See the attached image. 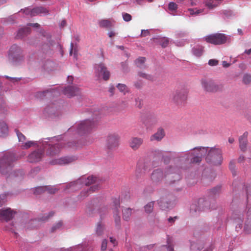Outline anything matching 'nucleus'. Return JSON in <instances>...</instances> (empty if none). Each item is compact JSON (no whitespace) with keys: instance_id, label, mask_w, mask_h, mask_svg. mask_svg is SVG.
<instances>
[{"instance_id":"obj_47","label":"nucleus","mask_w":251,"mask_h":251,"mask_svg":"<svg viewBox=\"0 0 251 251\" xmlns=\"http://www.w3.org/2000/svg\"><path fill=\"white\" fill-rule=\"evenodd\" d=\"M169 42V40L168 38L162 37L159 39V43L163 48L166 47L168 45Z\"/></svg>"},{"instance_id":"obj_58","label":"nucleus","mask_w":251,"mask_h":251,"mask_svg":"<svg viewBox=\"0 0 251 251\" xmlns=\"http://www.w3.org/2000/svg\"><path fill=\"white\" fill-rule=\"evenodd\" d=\"M5 77L9 79L10 81L11 82H13V83L18 82L21 79V78L19 77H11L7 75H5Z\"/></svg>"},{"instance_id":"obj_24","label":"nucleus","mask_w":251,"mask_h":251,"mask_svg":"<svg viewBox=\"0 0 251 251\" xmlns=\"http://www.w3.org/2000/svg\"><path fill=\"white\" fill-rule=\"evenodd\" d=\"M248 136V132L246 131L239 138L240 149L243 151H245L247 149Z\"/></svg>"},{"instance_id":"obj_25","label":"nucleus","mask_w":251,"mask_h":251,"mask_svg":"<svg viewBox=\"0 0 251 251\" xmlns=\"http://www.w3.org/2000/svg\"><path fill=\"white\" fill-rule=\"evenodd\" d=\"M21 48L16 45H12L10 48L8 54L9 58L14 60L21 53Z\"/></svg>"},{"instance_id":"obj_30","label":"nucleus","mask_w":251,"mask_h":251,"mask_svg":"<svg viewBox=\"0 0 251 251\" xmlns=\"http://www.w3.org/2000/svg\"><path fill=\"white\" fill-rule=\"evenodd\" d=\"M31 29L28 27H25L20 28L17 32L16 37L17 38L22 39L30 33Z\"/></svg>"},{"instance_id":"obj_42","label":"nucleus","mask_w":251,"mask_h":251,"mask_svg":"<svg viewBox=\"0 0 251 251\" xmlns=\"http://www.w3.org/2000/svg\"><path fill=\"white\" fill-rule=\"evenodd\" d=\"M15 132L16 133V134H17V137L18 138L19 141L21 143H23L25 141L26 137H25V136L23 133H22L20 131H19L17 129H16L15 130Z\"/></svg>"},{"instance_id":"obj_48","label":"nucleus","mask_w":251,"mask_h":251,"mask_svg":"<svg viewBox=\"0 0 251 251\" xmlns=\"http://www.w3.org/2000/svg\"><path fill=\"white\" fill-rule=\"evenodd\" d=\"M190 14L191 15H198L203 12V9H198L197 8H190L188 9Z\"/></svg>"},{"instance_id":"obj_16","label":"nucleus","mask_w":251,"mask_h":251,"mask_svg":"<svg viewBox=\"0 0 251 251\" xmlns=\"http://www.w3.org/2000/svg\"><path fill=\"white\" fill-rule=\"evenodd\" d=\"M119 135L117 133H111L108 135L106 139V146L110 150L117 147L119 145Z\"/></svg>"},{"instance_id":"obj_62","label":"nucleus","mask_w":251,"mask_h":251,"mask_svg":"<svg viewBox=\"0 0 251 251\" xmlns=\"http://www.w3.org/2000/svg\"><path fill=\"white\" fill-rule=\"evenodd\" d=\"M246 191L247 194V199L249 198L250 195H251V185H249L246 188Z\"/></svg>"},{"instance_id":"obj_61","label":"nucleus","mask_w":251,"mask_h":251,"mask_svg":"<svg viewBox=\"0 0 251 251\" xmlns=\"http://www.w3.org/2000/svg\"><path fill=\"white\" fill-rule=\"evenodd\" d=\"M153 247V245H147L146 246H144L141 248V251H147L148 250H150L151 249H152Z\"/></svg>"},{"instance_id":"obj_34","label":"nucleus","mask_w":251,"mask_h":251,"mask_svg":"<svg viewBox=\"0 0 251 251\" xmlns=\"http://www.w3.org/2000/svg\"><path fill=\"white\" fill-rule=\"evenodd\" d=\"M8 134V126L3 122H0V137H3Z\"/></svg>"},{"instance_id":"obj_8","label":"nucleus","mask_w":251,"mask_h":251,"mask_svg":"<svg viewBox=\"0 0 251 251\" xmlns=\"http://www.w3.org/2000/svg\"><path fill=\"white\" fill-rule=\"evenodd\" d=\"M199 149L201 148H205L206 151L204 152L203 154L201 156V161L202 156L205 155L207 152L206 156V160L207 162L215 166L220 165L222 164L223 161L222 151L221 149L213 147L209 148L208 147H198Z\"/></svg>"},{"instance_id":"obj_52","label":"nucleus","mask_w":251,"mask_h":251,"mask_svg":"<svg viewBox=\"0 0 251 251\" xmlns=\"http://www.w3.org/2000/svg\"><path fill=\"white\" fill-rule=\"evenodd\" d=\"M221 187L220 186H217L216 187H214L211 190V194L213 195H216L219 194L221 192Z\"/></svg>"},{"instance_id":"obj_7","label":"nucleus","mask_w":251,"mask_h":251,"mask_svg":"<svg viewBox=\"0 0 251 251\" xmlns=\"http://www.w3.org/2000/svg\"><path fill=\"white\" fill-rule=\"evenodd\" d=\"M89 119L85 120L75 124L69 129V132H74L75 134L82 135L90 132L96 126V121Z\"/></svg>"},{"instance_id":"obj_3","label":"nucleus","mask_w":251,"mask_h":251,"mask_svg":"<svg viewBox=\"0 0 251 251\" xmlns=\"http://www.w3.org/2000/svg\"><path fill=\"white\" fill-rule=\"evenodd\" d=\"M165 177L167 178L169 184H172L179 180L181 178L179 169L170 165L165 168L164 172L160 168L155 169L151 176V181L155 184L160 182Z\"/></svg>"},{"instance_id":"obj_6","label":"nucleus","mask_w":251,"mask_h":251,"mask_svg":"<svg viewBox=\"0 0 251 251\" xmlns=\"http://www.w3.org/2000/svg\"><path fill=\"white\" fill-rule=\"evenodd\" d=\"M17 159L15 153L11 151L2 153L0 156V173L10 176L13 167V163Z\"/></svg>"},{"instance_id":"obj_60","label":"nucleus","mask_w":251,"mask_h":251,"mask_svg":"<svg viewBox=\"0 0 251 251\" xmlns=\"http://www.w3.org/2000/svg\"><path fill=\"white\" fill-rule=\"evenodd\" d=\"M107 241L106 239L102 240L101 246V251H104L107 248Z\"/></svg>"},{"instance_id":"obj_5","label":"nucleus","mask_w":251,"mask_h":251,"mask_svg":"<svg viewBox=\"0 0 251 251\" xmlns=\"http://www.w3.org/2000/svg\"><path fill=\"white\" fill-rule=\"evenodd\" d=\"M232 219L235 225L237 232L241 231L243 222L245 220L244 230L247 233H251V205L247 204L244 211H235L232 215Z\"/></svg>"},{"instance_id":"obj_40","label":"nucleus","mask_w":251,"mask_h":251,"mask_svg":"<svg viewBox=\"0 0 251 251\" xmlns=\"http://www.w3.org/2000/svg\"><path fill=\"white\" fill-rule=\"evenodd\" d=\"M114 218L116 227L120 228L121 226V217L118 211L114 212Z\"/></svg>"},{"instance_id":"obj_31","label":"nucleus","mask_w":251,"mask_h":251,"mask_svg":"<svg viewBox=\"0 0 251 251\" xmlns=\"http://www.w3.org/2000/svg\"><path fill=\"white\" fill-rule=\"evenodd\" d=\"M146 60V58L145 57H139L134 61V62L138 68L141 69H145L147 68L145 64Z\"/></svg>"},{"instance_id":"obj_44","label":"nucleus","mask_w":251,"mask_h":251,"mask_svg":"<svg viewBox=\"0 0 251 251\" xmlns=\"http://www.w3.org/2000/svg\"><path fill=\"white\" fill-rule=\"evenodd\" d=\"M50 93L49 90H46L44 91L37 92L36 94V97L39 99H43L47 94Z\"/></svg>"},{"instance_id":"obj_12","label":"nucleus","mask_w":251,"mask_h":251,"mask_svg":"<svg viewBox=\"0 0 251 251\" xmlns=\"http://www.w3.org/2000/svg\"><path fill=\"white\" fill-rule=\"evenodd\" d=\"M201 84L203 90L208 92H216L222 88L221 85L208 78L201 79Z\"/></svg>"},{"instance_id":"obj_21","label":"nucleus","mask_w":251,"mask_h":251,"mask_svg":"<svg viewBox=\"0 0 251 251\" xmlns=\"http://www.w3.org/2000/svg\"><path fill=\"white\" fill-rule=\"evenodd\" d=\"M157 202L159 207L162 210L170 208L173 204L170 199L168 197H161L157 201Z\"/></svg>"},{"instance_id":"obj_50","label":"nucleus","mask_w":251,"mask_h":251,"mask_svg":"<svg viewBox=\"0 0 251 251\" xmlns=\"http://www.w3.org/2000/svg\"><path fill=\"white\" fill-rule=\"evenodd\" d=\"M62 226V223L61 222H59L54 225L52 226L51 228V232H53L55 231L57 229H58L61 227Z\"/></svg>"},{"instance_id":"obj_41","label":"nucleus","mask_w":251,"mask_h":251,"mask_svg":"<svg viewBox=\"0 0 251 251\" xmlns=\"http://www.w3.org/2000/svg\"><path fill=\"white\" fill-rule=\"evenodd\" d=\"M120 92L123 93L125 95L129 92V90L126 85L125 84L118 83L116 86Z\"/></svg>"},{"instance_id":"obj_32","label":"nucleus","mask_w":251,"mask_h":251,"mask_svg":"<svg viewBox=\"0 0 251 251\" xmlns=\"http://www.w3.org/2000/svg\"><path fill=\"white\" fill-rule=\"evenodd\" d=\"M105 230V225L101 222L97 223L95 228V232L98 236L102 235Z\"/></svg>"},{"instance_id":"obj_19","label":"nucleus","mask_w":251,"mask_h":251,"mask_svg":"<svg viewBox=\"0 0 251 251\" xmlns=\"http://www.w3.org/2000/svg\"><path fill=\"white\" fill-rule=\"evenodd\" d=\"M76 159V157L74 156H64L52 160L50 161V164L52 165H65L72 163Z\"/></svg>"},{"instance_id":"obj_11","label":"nucleus","mask_w":251,"mask_h":251,"mask_svg":"<svg viewBox=\"0 0 251 251\" xmlns=\"http://www.w3.org/2000/svg\"><path fill=\"white\" fill-rule=\"evenodd\" d=\"M204 38L206 42L214 45L224 44L227 41L229 42L230 40V36L219 33L210 34L206 36Z\"/></svg>"},{"instance_id":"obj_56","label":"nucleus","mask_w":251,"mask_h":251,"mask_svg":"<svg viewBox=\"0 0 251 251\" xmlns=\"http://www.w3.org/2000/svg\"><path fill=\"white\" fill-rule=\"evenodd\" d=\"M219 61L217 59H211L208 61V65L211 66H215L218 64Z\"/></svg>"},{"instance_id":"obj_39","label":"nucleus","mask_w":251,"mask_h":251,"mask_svg":"<svg viewBox=\"0 0 251 251\" xmlns=\"http://www.w3.org/2000/svg\"><path fill=\"white\" fill-rule=\"evenodd\" d=\"M53 41L51 40V44L47 41V43L43 44L41 46L42 50L45 53L48 52L51 50V47L53 45Z\"/></svg>"},{"instance_id":"obj_10","label":"nucleus","mask_w":251,"mask_h":251,"mask_svg":"<svg viewBox=\"0 0 251 251\" xmlns=\"http://www.w3.org/2000/svg\"><path fill=\"white\" fill-rule=\"evenodd\" d=\"M188 91L184 87L178 88L172 92L170 99L175 104L180 105L186 100L188 96Z\"/></svg>"},{"instance_id":"obj_2","label":"nucleus","mask_w":251,"mask_h":251,"mask_svg":"<svg viewBox=\"0 0 251 251\" xmlns=\"http://www.w3.org/2000/svg\"><path fill=\"white\" fill-rule=\"evenodd\" d=\"M60 136L53 137L42 139L39 141H27L21 143L20 147L22 149L27 150L32 147L39 148L41 145L47 148V155L53 156L58 154L63 148L77 147L79 146L75 142H68L65 146V142L60 140Z\"/></svg>"},{"instance_id":"obj_35","label":"nucleus","mask_w":251,"mask_h":251,"mask_svg":"<svg viewBox=\"0 0 251 251\" xmlns=\"http://www.w3.org/2000/svg\"><path fill=\"white\" fill-rule=\"evenodd\" d=\"M132 209L130 208H126L123 210V217L124 220L128 221L132 214Z\"/></svg>"},{"instance_id":"obj_53","label":"nucleus","mask_w":251,"mask_h":251,"mask_svg":"<svg viewBox=\"0 0 251 251\" xmlns=\"http://www.w3.org/2000/svg\"><path fill=\"white\" fill-rule=\"evenodd\" d=\"M177 8V5L174 2H171L169 3L168 5V9L170 11H175Z\"/></svg>"},{"instance_id":"obj_38","label":"nucleus","mask_w":251,"mask_h":251,"mask_svg":"<svg viewBox=\"0 0 251 251\" xmlns=\"http://www.w3.org/2000/svg\"><path fill=\"white\" fill-rule=\"evenodd\" d=\"M138 76L150 81H152L154 80V76L153 75L150 74H146L143 72H138Z\"/></svg>"},{"instance_id":"obj_20","label":"nucleus","mask_w":251,"mask_h":251,"mask_svg":"<svg viewBox=\"0 0 251 251\" xmlns=\"http://www.w3.org/2000/svg\"><path fill=\"white\" fill-rule=\"evenodd\" d=\"M46 191L50 194H54L57 190L50 186H38L34 189V193L35 195H40Z\"/></svg>"},{"instance_id":"obj_55","label":"nucleus","mask_w":251,"mask_h":251,"mask_svg":"<svg viewBox=\"0 0 251 251\" xmlns=\"http://www.w3.org/2000/svg\"><path fill=\"white\" fill-rule=\"evenodd\" d=\"M40 171V168L39 167H36L31 170L30 174L31 176H34L35 175L38 173Z\"/></svg>"},{"instance_id":"obj_28","label":"nucleus","mask_w":251,"mask_h":251,"mask_svg":"<svg viewBox=\"0 0 251 251\" xmlns=\"http://www.w3.org/2000/svg\"><path fill=\"white\" fill-rule=\"evenodd\" d=\"M49 13V10L47 8L44 6H37L32 8V16H36L40 14H48Z\"/></svg>"},{"instance_id":"obj_51","label":"nucleus","mask_w":251,"mask_h":251,"mask_svg":"<svg viewBox=\"0 0 251 251\" xmlns=\"http://www.w3.org/2000/svg\"><path fill=\"white\" fill-rule=\"evenodd\" d=\"M21 11H23L25 15H30L31 17H32V9L29 7H26L25 9H22Z\"/></svg>"},{"instance_id":"obj_22","label":"nucleus","mask_w":251,"mask_h":251,"mask_svg":"<svg viewBox=\"0 0 251 251\" xmlns=\"http://www.w3.org/2000/svg\"><path fill=\"white\" fill-rule=\"evenodd\" d=\"M79 92L80 90L78 88L71 86L66 87L63 91V93L69 98L77 95Z\"/></svg>"},{"instance_id":"obj_64","label":"nucleus","mask_w":251,"mask_h":251,"mask_svg":"<svg viewBox=\"0 0 251 251\" xmlns=\"http://www.w3.org/2000/svg\"><path fill=\"white\" fill-rule=\"evenodd\" d=\"M200 0H191V4L192 6L196 5L199 3Z\"/></svg>"},{"instance_id":"obj_36","label":"nucleus","mask_w":251,"mask_h":251,"mask_svg":"<svg viewBox=\"0 0 251 251\" xmlns=\"http://www.w3.org/2000/svg\"><path fill=\"white\" fill-rule=\"evenodd\" d=\"M99 25L103 28H110L112 26L111 22L108 20H102L99 21Z\"/></svg>"},{"instance_id":"obj_26","label":"nucleus","mask_w":251,"mask_h":251,"mask_svg":"<svg viewBox=\"0 0 251 251\" xmlns=\"http://www.w3.org/2000/svg\"><path fill=\"white\" fill-rule=\"evenodd\" d=\"M93 249L86 244H79L66 250L67 251H92Z\"/></svg>"},{"instance_id":"obj_14","label":"nucleus","mask_w":251,"mask_h":251,"mask_svg":"<svg viewBox=\"0 0 251 251\" xmlns=\"http://www.w3.org/2000/svg\"><path fill=\"white\" fill-rule=\"evenodd\" d=\"M95 74L98 78L102 76L104 80H107L110 77V72L103 63H100L94 66Z\"/></svg>"},{"instance_id":"obj_54","label":"nucleus","mask_w":251,"mask_h":251,"mask_svg":"<svg viewBox=\"0 0 251 251\" xmlns=\"http://www.w3.org/2000/svg\"><path fill=\"white\" fill-rule=\"evenodd\" d=\"M122 16H123L124 20L126 22H129V21H131V18H132L131 16L128 13H123Z\"/></svg>"},{"instance_id":"obj_46","label":"nucleus","mask_w":251,"mask_h":251,"mask_svg":"<svg viewBox=\"0 0 251 251\" xmlns=\"http://www.w3.org/2000/svg\"><path fill=\"white\" fill-rule=\"evenodd\" d=\"M41 34L44 37L46 38V41L49 42L50 44H51V36L50 33L43 30L41 31Z\"/></svg>"},{"instance_id":"obj_49","label":"nucleus","mask_w":251,"mask_h":251,"mask_svg":"<svg viewBox=\"0 0 251 251\" xmlns=\"http://www.w3.org/2000/svg\"><path fill=\"white\" fill-rule=\"evenodd\" d=\"M243 81L246 84L251 83V75L245 74L243 76Z\"/></svg>"},{"instance_id":"obj_37","label":"nucleus","mask_w":251,"mask_h":251,"mask_svg":"<svg viewBox=\"0 0 251 251\" xmlns=\"http://www.w3.org/2000/svg\"><path fill=\"white\" fill-rule=\"evenodd\" d=\"M155 201H152L148 202L147 204H146L144 206L145 211L147 214L151 213L153 209L154 204Z\"/></svg>"},{"instance_id":"obj_27","label":"nucleus","mask_w":251,"mask_h":251,"mask_svg":"<svg viewBox=\"0 0 251 251\" xmlns=\"http://www.w3.org/2000/svg\"><path fill=\"white\" fill-rule=\"evenodd\" d=\"M165 136V132L162 128H159L157 131L152 135L150 137L151 141H160Z\"/></svg>"},{"instance_id":"obj_17","label":"nucleus","mask_w":251,"mask_h":251,"mask_svg":"<svg viewBox=\"0 0 251 251\" xmlns=\"http://www.w3.org/2000/svg\"><path fill=\"white\" fill-rule=\"evenodd\" d=\"M152 167V162L150 160L140 161L137 165L136 173H145L149 171Z\"/></svg>"},{"instance_id":"obj_18","label":"nucleus","mask_w":251,"mask_h":251,"mask_svg":"<svg viewBox=\"0 0 251 251\" xmlns=\"http://www.w3.org/2000/svg\"><path fill=\"white\" fill-rule=\"evenodd\" d=\"M44 114L45 116L54 118L59 117L61 115V112L55 105L51 104L45 108Z\"/></svg>"},{"instance_id":"obj_33","label":"nucleus","mask_w":251,"mask_h":251,"mask_svg":"<svg viewBox=\"0 0 251 251\" xmlns=\"http://www.w3.org/2000/svg\"><path fill=\"white\" fill-rule=\"evenodd\" d=\"M192 52L195 56L200 57L203 52V47L200 45L195 46L192 48Z\"/></svg>"},{"instance_id":"obj_29","label":"nucleus","mask_w":251,"mask_h":251,"mask_svg":"<svg viewBox=\"0 0 251 251\" xmlns=\"http://www.w3.org/2000/svg\"><path fill=\"white\" fill-rule=\"evenodd\" d=\"M223 0H205V6L209 9L218 6L222 2Z\"/></svg>"},{"instance_id":"obj_4","label":"nucleus","mask_w":251,"mask_h":251,"mask_svg":"<svg viewBox=\"0 0 251 251\" xmlns=\"http://www.w3.org/2000/svg\"><path fill=\"white\" fill-rule=\"evenodd\" d=\"M82 185L86 186L93 185L90 188L84 190L81 192L80 195L82 197L88 196L89 194L95 192L100 188L99 179L93 176L88 177L83 176L76 181L71 182L66 186L67 189H71L72 191H75L80 188Z\"/></svg>"},{"instance_id":"obj_15","label":"nucleus","mask_w":251,"mask_h":251,"mask_svg":"<svg viewBox=\"0 0 251 251\" xmlns=\"http://www.w3.org/2000/svg\"><path fill=\"white\" fill-rule=\"evenodd\" d=\"M45 149L41 145L38 149L32 151L28 155L27 160L30 163H37L40 161L45 155Z\"/></svg>"},{"instance_id":"obj_1","label":"nucleus","mask_w":251,"mask_h":251,"mask_svg":"<svg viewBox=\"0 0 251 251\" xmlns=\"http://www.w3.org/2000/svg\"><path fill=\"white\" fill-rule=\"evenodd\" d=\"M205 148H194L192 150L186 151L172 152L156 151L155 152L159 158H161L165 164L170 163L171 159L176 163L180 164L179 167L173 166L179 169V173L181 170H186L188 167L183 165L187 162L189 163H198L201 162V156L205 152Z\"/></svg>"},{"instance_id":"obj_13","label":"nucleus","mask_w":251,"mask_h":251,"mask_svg":"<svg viewBox=\"0 0 251 251\" xmlns=\"http://www.w3.org/2000/svg\"><path fill=\"white\" fill-rule=\"evenodd\" d=\"M1 199V197L0 196V207L3 204V201H2ZM16 213V211L10 208H2L0 209V220L8 222L14 217Z\"/></svg>"},{"instance_id":"obj_9","label":"nucleus","mask_w":251,"mask_h":251,"mask_svg":"<svg viewBox=\"0 0 251 251\" xmlns=\"http://www.w3.org/2000/svg\"><path fill=\"white\" fill-rule=\"evenodd\" d=\"M213 208L211 205L209 200L204 198L199 199L198 201H194L191 205L190 212L193 216H196L201 211H205Z\"/></svg>"},{"instance_id":"obj_45","label":"nucleus","mask_w":251,"mask_h":251,"mask_svg":"<svg viewBox=\"0 0 251 251\" xmlns=\"http://www.w3.org/2000/svg\"><path fill=\"white\" fill-rule=\"evenodd\" d=\"M229 168L230 170L231 171L232 175L233 176L236 175V166H235V161L234 160H232L230 161L229 164Z\"/></svg>"},{"instance_id":"obj_23","label":"nucleus","mask_w":251,"mask_h":251,"mask_svg":"<svg viewBox=\"0 0 251 251\" xmlns=\"http://www.w3.org/2000/svg\"><path fill=\"white\" fill-rule=\"evenodd\" d=\"M143 138L139 137H132L129 142L130 147L134 151L138 150L143 144Z\"/></svg>"},{"instance_id":"obj_57","label":"nucleus","mask_w":251,"mask_h":251,"mask_svg":"<svg viewBox=\"0 0 251 251\" xmlns=\"http://www.w3.org/2000/svg\"><path fill=\"white\" fill-rule=\"evenodd\" d=\"M113 204H114V206H115L114 212L118 211H117L118 208L120 207V201H119V200L118 199H115L113 200Z\"/></svg>"},{"instance_id":"obj_43","label":"nucleus","mask_w":251,"mask_h":251,"mask_svg":"<svg viewBox=\"0 0 251 251\" xmlns=\"http://www.w3.org/2000/svg\"><path fill=\"white\" fill-rule=\"evenodd\" d=\"M54 213L53 211H50L49 213L45 214L42 217L39 218L40 221L45 222L48 221L50 217H52Z\"/></svg>"},{"instance_id":"obj_59","label":"nucleus","mask_w":251,"mask_h":251,"mask_svg":"<svg viewBox=\"0 0 251 251\" xmlns=\"http://www.w3.org/2000/svg\"><path fill=\"white\" fill-rule=\"evenodd\" d=\"M134 86L137 89H141L143 86V82L141 80H137L134 82Z\"/></svg>"},{"instance_id":"obj_63","label":"nucleus","mask_w":251,"mask_h":251,"mask_svg":"<svg viewBox=\"0 0 251 251\" xmlns=\"http://www.w3.org/2000/svg\"><path fill=\"white\" fill-rule=\"evenodd\" d=\"M149 34L148 30H142L141 34V36H146Z\"/></svg>"}]
</instances>
